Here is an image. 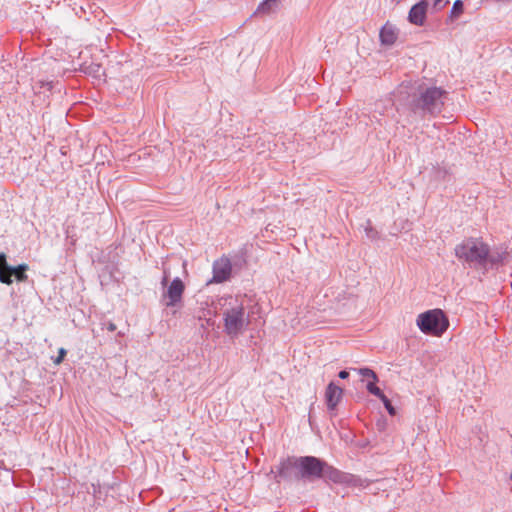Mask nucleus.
I'll list each match as a JSON object with an SVG mask.
<instances>
[{
	"label": "nucleus",
	"mask_w": 512,
	"mask_h": 512,
	"mask_svg": "<svg viewBox=\"0 0 512 512\" xmlns=\"http://www.w3.org/2000/svg\"><path fill=\"white\" fill-rule=\"evenodd\" d=\"M224 332L229 337H237L250 325L253 306L246 296H227L219 301Z\"/></svg>",
	"instance_id": "obj_1"
},
{
	"label": "nucleus",
	"mask_w": 512,
	"mask_h": 512,
	"mask_svg": "<svg viewBox=\"0 0 512 512\" xmlns=\"http://www.w3.org/2000/svg\"><path fill=\"white\" fill-rule=\"evenodd\" d=\"M454 251L459 261L472 268H485L488 264L494 265L502 260L501 254L491 251L480 238H467L456 245Z\"/></svg>",
	"instance_id": "obj_2"
},
{
	"label": "nucleus",
	"mask_w": 512,
	"mask_h": 512,
	"mask_svg": "<svg viewBox=\"0 0 512 512\" xmlns=\"http://www.w3.org/2000/svg\"><path fill=\"white\" fill-rule=\"evenodd\" d=\"M416 324L424 333L441 336L449 327V321L441 309H432L418 315Z\"/></svg>",
	"instance_id": "obj_3"
},
{
	"label": "nucleus",
	"mask_w": 512,
	"mask_h": 512,
	"mask_svg": "<svg viewBox=\"0 0 512 512\" xmlns=\"http://www.w3.org/2000/svg\"><path fill=\"white\" fill-rule=\"evenodd\" d=\"M296 470L295 478L314 479L320 478L323 474L324 462L313 456H304L295 458Z\"/></svg>",
	"instance_id": "obj_4"
},
{
	"label": "nucleus",
	"mask_w": 512,
	"mask_h": 512,
	"mask_svg": "<svg viewBox=\"0 0 512 512\" xmlns=\"http://www.w3.org/2000/svg\"><path fill=\"white\" fill-rule=\"evenodd\" d=\"M444 91L437 87L427 88L421 93L419 105L428 113L434 114L440 112L443 106Z\"/></svg>",
	"instance_id": "obj_5"
},
{
	"label": "nucleus",
	"mask_w": 512,
	"mask_h": 512,
	"mask_svg": "<svg viewBox=\"0 0 512 512\" xmlns=\"http://www.w3.org/2000/svg\"><path fill=\"white\" fill-rule=\"evenodd\" d=\"M320 478L334 483H352L353 485H360L364 488L368 487L369 483L360 479H355L352 475L345 474L324 462L323 474Z\"/></svg>",
	"instance_id": "obj_6"
},
{
	"label": "nucleus",
	"mask_w": 512,
	"mask_h": 512,
	"mask_svg": "<svg viewBox=\"0 0 512 512\" xmlns=\"http://www.w3.org/2000/svg\"><path fill=\"white\" fill-rule=\"evenodd\" d=\"M185 290V285L182 280L178 277L172 280L170 285L167 288L165 296L167 297V302L165 305L167 307L176 306L181 302L182 296Z\"/></svg>",
	"instance_id": "obj_7"
},
{
	"label": "nucleus",
	"mask_w": 512,
	"mask_h": 512,
	"mask_svg": "<svg viewBox=\"0 0 512 512\" xmlns=\"http://www.w3.org/2000/svg\"><path fill=\"white\" fill-rule=\"evenodd\" d=\"M232 266L230 260L221 258L213 264V278L211 282L222 283L226 281L231 274Z\"/></svg>",
	"instance_id": "obj_8"
},
{
	"label": "nucleus",
	"mask_w": 512,
	"mask_h": 512,
	"mask_svg": "<svg viewBox=\"0 0 512 512\" xmlns=\"http://www.w3.org/2000/svg\"><path fill=\"white\" fill-rule=\"evenodd\" d=\"M296 470L295 458H287L280 462L277 470L275 471V480L280 483L281 481L291 480L295 475L293 470Z\"/></svg>",
	"instance_id": "obj_9"
},
{
	"label": "nucleus",
	"mask_w": 512,
	"mask_h": 512,
	"mask_svg": "<svg viewBox=\"0 0 512 512\" xmlns=\"http://www.w3.org/2000/svg\"><path fill=\"white\" fill-rule=\"evenodd\" d=\"M427 8L428 2L426 0H421L413 5L408 14L409 22L417 26H422L426 19Z\"/></svg>",
	"instance_id": "obj_10"
},
{
	"label": "nucleus",
	"mask_w": 512,
	"mask_h": 512,
	"mask_svg": "<svg viewBox=\"0 0 512 512\" xmlns=\"http://www.w3.org/2000/svg\"><path fill=\"white\" fill-rule=\"evenodd\" d=\"M343 390L342 388L336 386L333 382H331L326 389L325 398L328 409L333 410L339 403L342 398Z\"/></svg>",
	"instance_id": "obj_11"
},
{
	"label": "nucleus",
	"mask_w": 512,
	"mask_h": 512,
	"mask_svg": "<svg viewBox=\"0 0 512 512\" xmlns=\"http://www.w3.org/2000/svg\"><path fill=\"white\" fill-rule=\"evenodd\" d=\"M397 39V33L393 26L385 25L380 31V41L384 45H392Z\"/></svg>",
	"instance_id": "obj_12"
},
{
	"label": "nucleus",
	"mask_w": 512,
	"mask_h": 512,
	"mask_svg": "<svg viewBox=\"0 0 512 512\" xmlns=\"http://www.w3.org/2000/svg\"><path fill=\"white\" fill-rule=\"evenodd\" d=\"M369 393L378 397L383 402L387 412L391 416H394L396 414V410L391 404L390 400L383 394L379 387H372V385H369Z\"/></svg>",
	"instance_id": "obj_13"
},
{
	"label": "nucleus",
	"mask_w": 512,
	"mask_h": 512,
	"mask_svg": "<svg viewBox=\"0 0 512 512\" xmlns=\"http://www.w3.org/2000/svg\"><path fill=\"white\" fill-rule=\"evenodd\" d=\"M279 7V0H264L256 10L257 14L268 15L275 12Z\"/></svg>",
	"instance_id": "obj_14"
},
{
	"label": "nucleus",
	"mask_w": 512,
	"mask_h": 512,
	"mask_svg": "<svg viewBox=\"0 0 512 512\" xmlns=\"http://www.w3.org/2000/svg\"><path fill=\"white\" fill-rule=\"evenodd\" d=\"M356 370L363 377V380H367L366 389L368 392L369 385H372V387H377L376 382L378 381V377L373 370L369 368H360Z\"/></svg>",
	"instance_id": "obj_15"
},
{
	"label": "nucleus",
	"mask_w": 512,
	"mask_h": 512,
	"mask_svg": "<svg viewBox=\"0 0 512 512\" xmlns=\"http://www.w3.org/2000/svg\"><path fill=\"white\" fill-rule=\"evenodd\" d=\"M84 73L93 76L94 78L100 79L104 75V70L100 64L90 63L83 66Z\"/></svg>",
	"instance_id": "obj_16"
},
{
	"label": "nucleus",
	"mask_w": 512,
	"mask_h": 512,
	"mask_svg": "<svg viewBox=\"0 0 512 512\" xmlns=\"http://www.w3.org/2000/svg\"><path fill=\"white\" fill-rule=\"evenodd\" d=\"M7 270H10V274L14 275L18 281H25L27 279V275L25 274L28 266L26 264H21L17 267H6Z\"/></svg>",
	"instance_id": "obj_17"
},
{
	"label": "nucleus",
	"mask_w": 512,
	"mask_h": 512,
	"mask_svg": "<svg viewBox=\"0 0 512 512\" xmlns=\"http://www.w3.org/2000/svg\"><path fill=\"white\" fill-rule=\"evenodd\" d=\"M6 267H9L8 265L0 268V282L5 284H11L12 283V274H10V270H7Z\"/></svg>",
	"instance_id": "obj_18"
},
{
	"label": "nucleus",
	"mask_w": 512,
	"mask_h": 512,
	"mask_svg": "<svg viewBox=\"0 0 512 512\" xmlns=\"http://www.w3.org/2000/svg\"><path fill=\"white\" fill-rule=\"evenodd\" d=\"M365 234L371 240L378 238V232L371 226L370 223H368V225L365 227Z\"/></svg>",
	"instance_id": "obj_19"
},
{
	"label": "nucleus",
	"mask_w": 512,
	"mask_h": 512,
	"mask_svg": "<svg viewBox=\"0 0 512 512\" xmlns=\"http://www.w3.org/2000/svg\"><path fill=\"white\" fill-rule=\"evenodd\" d=\"M463 11V3L461 0H456L452 7V12L455 14H460Z\"/></svg>",
	"instance_id": "obj_20"
},
{
	"label": "nucleus",
	"mask_w": 512,
	"mask_h": 512,
	"mask_svg": "<svg viewBox=\"0 0 512 512\" xmlns=\"http://www.w3.org/2000/svg\"><path fill=\"white\" fill-rule=\"evenodd\" d=\"M65 355H66V350H65L64 348H60V350H59V355H58V357L54 360V363H55V364H57V365H58V364H60V363L63 361V359H64Z\"/></svg>",
	"instance_id": "obj_21"
},
{
	"label": "nucleus",
	"mask_w": 512,
	"mask_h": 512,
	"mask_svg": "<svg viewBox=\"0 0 512 512\" xmlns=\"http://www.w3.org/2000/svg\"><path fill=\"white\" fill-rule=\"evenodd\" d=\"M338 376L341 378V379H346L349 377V372L346 371V370H342L339 372Z\"/></svg>",
	"instance_id": "obj_22"
},
{
	"label": "nucleus",
	"mask_w": 512,
	"mask_h": 512,
	"mask_svg": "<svg viewBox=\"0 0 512 512\" xmlns=\"http://www.w3.org/2000/svg\"><path fill=\"white\" fill-rule=\"evenodd\" d=\"M7 263H6V258H5V255L4 254H0V268L6 266Z\"/></svg>",
	"instance_id": "obj_23"
},
{
	"label": "nucleus",
	"mask_w": 512,
	"mask_h": 512,
	"mask_svg": "<svg viewBox=\"0 0 512 512\" xmlns=\"http://www.w3.org/2000/svg\"><path fill=\"white\" fill-rule=\"evenodd\" d=\"M107 329L111 332L115 331L116 330V325L112 322H109L108 325H107Z\"/></svg>",
	"instance_id": "obj_24"
},
{
	"label": "nucleus",
	"mask_w": 512,
	"mask_h": 512,
	"mask_svg": "<svg viewBox=\"0 0 512 512\" xmlns=\"http://www.w3.org/2000/svg\"><path fill=\"white\" fill-rule=\"evenodd\" d=\"M168 280H169L168 276H163V277H162V280H161V284H162L163 286H166V285H167V283H168Z\"/></svg>",
	"instance_id": "obj_25"
},
{
	"label": "nucleus",
	"mask_w": 512,
	"mask_h": 512,
	"mask_svg": "<svg viewBox=\"0 0 512 512\" xmlns=\"http://www.w3.org/2000/svg\"><path fill=\"white\" fill-rule=\"evenodd\" d=\"M163 276H168V277L170 276V273L167 269H164Z\"/></svg>",
	"instance_id": "obj_26"
},
{
	"label": "nucleus",
	"mask_w": 512,
	"mask_h": 512,
	"mask_svg": "<svg viewBox=\"0 0 512 512\" xmlns=\"http://www.w3.org/2000/svg\"><path fill=\"white\" fill-rule=\"evenodd\" d=\"M207 325H213V322H211V320H207Z\"/></svg>",
	"instance_id": "obj_27"
},
{
	"label": "nucleus",
	"mask_w": 512,
	"mask_h": 512,
	"mask_svg": "<svg viewBox=\"0 0 512 512\" xmlns=\"http://www.w3.org/2000/svg\"><path fill=\"white\" fill-rule=\"evenodd\" d=\"M442 0H435V5H437L439 2H441Z\"/></svg>",
	"instance_id": "obj_28"
},
{
	"label": "nucleus",
	"mask_w": 512,
	"mask_h": 512,
	"mask_svg": "<svg viewBox=\"0 0 512 512\" xmlns=\"http://www.w3.org/2000/svg\"><path fill=\"white\" fill-rule=\"evenodd\" d=\"M510 478H511V480H512V473H511V477H510Z\"/></svg>",
	"instance_id": "obj_29"
}]
</instances>
